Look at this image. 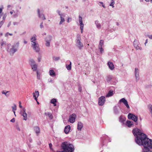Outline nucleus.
<instances>
[{"label":"nucleus","mask_w":152,"mask_h":152,"mask_svg":"<svg viewBox=\"0 0 152 152\" xmlns=\"http://www.w3.org/2000/svg\"><path fill=\"white\" fill-rule=\"evenodd\" d=\"M132 133L135 137V141L137 144L141 145L147 137L146 135L142 132V130L137 128L132 130Z\"/></svg>","instance_id":"obj_1"},{"label":"nucleus","mask_w":152,"mask_h":152,"mask_svg":"<svg viewBox=\"0 0 152 152\" xmlns=\"http://www.w3.org/2000/svg\"><path fill=\"white\" fill-rule=\"evenodd\" d=\"M141 145L144 147L142 152H152V140L147 137L143 142Z\"/></svg>","instance_id":"obj_2"},{"label":"nucleus","mask_w":152,"mask_h":152,"mask_svg":"<svg viewBox=\"0 0 152 152\" xmlns=\"http://www.w3.org/2000/svg\"><path fill=\"white\" fill-rule=\"evenodd\" d=\"M61 146L63 151L57 152H74L75 150L74 145L68 142H63Z\"/></svg>","instance_id":"obj_3"},{"label":"nucleus","mask_w":152,"mask_h":152,"mask_svg":"<svg viewBox=\"0 0 152 152\" xmlns=\"http://www.w3.org/2000/svg\"><path fill=\"white\" fill-rule=\"evenodd\" d=\"M19 46L18 42L16 43V45H11L10 44L7 45V51L11 56H13L14 53L18 50Z\"/></svg>","instance_id":"obj_4"},{"label":"nucleus","mask_w":152,"mask_h":152,"mask_svg":"<svg viewBox=\"0 0 152 152\" xmlns=\"http://www.w3.org/2000/svg\"><path fill=\"white\" fill-rule=\"evenodd\" d=\"M111 140L108 136L106 135H102L101 138L100 146L103 147L104 146H106L108 142H110Z\"/></svg>","instance_id":"obj_5"},{"label":"nucleus","mask_w":152,"mask_h":152,"mask_svg":"<svg viewBox=\"0 0 152 152\" xmlns=\"http://www.w3.org/2000/svg\"><path fill=\"white\" fill-rule=\"evenodd\" d=\"M76 45L80 50H81L83 47L82 43L81 42V38L78 37L76 40Z\"/></svg>","instance_id":"obj_6"},{"label":"nucleus","mask_w":152,"mask_h":152,"mask_svg":"<svg viewBox=\"0 0 152 152\" xmlns=\"http://www.w3.org/2000/svg\"><path fill=\"white\" fill-rule=\"evenodd\" d=\"M31 47L33 48V49L36 52H39L40 51V48L39 47V44L36 42H33L31 43Z\"/></svg>","instance_id":"obj_7"},{"label":"nucleus","mask_w":152,"mask_h":152,"mask_svg":"<svg viewBox=\"0 0 152 152\" xmlns=\"http://www.w3.org/2000/svg\"><path fill=\"white\" fill-rule=\"evenodd\" d=\"M133 45L134 47L137 50H141L142 48L140 46V45L139 41H137L136 39H135L133 42Z\"/></svg>","instance_id":"obj_8"},{"label":"nucleus","mask_w":152,"mask_h":152,"mask_svg":"<svg viewBox=\"0 0 152 152\" xmlns=\"http://www.w3.org/2000/svg\"><path fill=\"white\" fill-rule=\"evenodd\" d=\"M128 118L129 119H132L135 122L137 121V117L132 113H129L128 115Z\"/></svg>","instance_id":"obj_9"},{"label":"nucleus","mask_w":152,"mask_h":152,"mask_svg":"<svg viewBox=\"0 0 152 152\" xmlns=\"http://www.w3.org/2000/svg\"><path fill=\"white\" fill-rule=\"evenodd\" d=\"M98 104L99 105H103L105 101V98L104 96H102L99 98Z\"/></svg>","instance_id":"obj_10"},{"label":"nucleus","mask_w":152,"mask_h":152,"mask_svg":"<svg viewBox=\"0 0 152 152\" xmlns=\"http://www.w3.org/2000/svg\"><path fill=\"white\" fill-rule=\"evenodd\" d=\"M20 114L23 117V120L25 121L27 119V114L26 112V109L24 108L22 109V110L20 112Z\"/></svg>","instance_id":"obj_11"},{"label":"nucleus","mask_w":152,"mask_h":152,"mask_svg":"<svg viewBox=\"0 0 152 152\" xmlns=\"http://www.w3.org/2000/svg\"><path fill=\"white\" fill-rule=\"evenodd\" d=\"M79 19L80 23V29L81 30V33H82L83 32L84 24L83 23L82 20V18L80 15L79 16Z\"/></svg>","instance_id":"obj_12"},{"label":"nucleus","mask_w":152,"mask_h":152,"mask_svg":"<svg viewBox=\"0 0 152 152\" xmlns=\"http://www.w3.org/2000/svg\"><path fill=\"white\" fill-rule=\"evenodd\" d=\"M76 117V115L75 113L72 114L69 117L68 121L71 123H73L75 121Z\"/></svg>","instance_id":"obj_13"},{"label":"nucleus","mask_w":152,"mask_h":152,"mask_svg":"<svg viewBox=\"0 0 152 152\" xmlns=\"http://www.w3.org/2000/svg\"><path fill=\"white\" fill-rule=\"evenodd\" d=\"M119 102H123L124 104L126 106V108L128 109L129 108V106L128 104L127 101L124 98H123L119 100Z\"/></svg>","instance_id":"obj_14"},{"label":"nucleus","mask_w":152,"mask_h":152,"mask_svg":"<svg viewBox=\"0 0 152 152\" xmlns=\"http://www.w3.org/2000/svg\"><path fill=\"white\" fill-rule=\"evenodd\" d=\"M134 73L136 81L139 79V70L137 68H136L135 69Z\"/></svg>","instance_id":"obj_15"},{"label":"nucleus","mask_w":152,"mask_h":152,"mask_svg":"<svg viewBox=\"0 0 152 152\" xmlns=\"http://www.w3.org/2000/svg\"><path fill=\"white\" fill-rule=\"evenodd\" d=\"M37 12L38 14V17L39 18H41L43 20L46 19L44 15L42 13H40V11L39 9H37Z\"/></svg>","instance_id":"obj_16"},{"label":"nucleus","mask_w":152,"mask_h":152,"mask_svg":"<svg viewBox=\"0 0 152 152\" xmlns=\"http://www.w3.org/2000/svg\"><path fill=\"white\" fill-rule=\"evenodd\" d=\"M71 127L69 125L66 126L64 129V132L65 134H68L70 130Z\"/></svg>","instance_id":"obj_17"},{"label":"nucleus","mask_w":152,"mask_h":152,"mask_svg":"<svg viewBox=\"0 0 152 152\" xmlns=\"http://www.w3.org/2000/svg\"><path fill=\"white\" fill-rule=\"evenodd\" d=\"M65 16L66 14H63L61 15V16L60 17L61 20L59 23V25L62 24V23L65 21V20L64 18L65 17Z\"/></svg>","instance_id":"obj_18"},{"label":"nucleus","mask_w":152,"mask_h":152,"mask_svg":"<svg viewBox=\"0 0 152 152\" xmlns=\"http://www.w3.org/2000/svg\"><path fill=\"white\" fill-rule=\"evenodd\" d=\"M107 65L109 68L111 70H113L114 68V66L113 63L110 61H109L107 63Z\"/></svg>","instance_id":"obj_19"},{"label":"nucleus","mask_w":152,"mask_h":152,"mask_svg":"<svg viewBox=\"0 0 152 152\" xmlns=\"http://www.w3.org/2000/svg\"><path fill=\"white\" fill-rule=\"evenodd\" d=\"M33 97H34V99L37 101V98L39 95V92L38 91H35V93H33Z\"/></svg>","instance_id":"obj_20"},{"label":"nucleus","mask_w":152,"mask_h":152,"mask_svg":"<svg viewBox=\"0 0 152 152\" xmlns=\"http://www.w3.org/2000/svg\"><path fill=\"white\" fill-rule=\"evenodd\" d=\"M83 127V124L81 122H79L77 124V129L80 131Z\"/></svg>","instance_id":"obj_21"},{"label":"nucleus","mask_w":152,"mask_h":152,"mask_svg":"<svg viewBox=\"0 0 152 152\" xmlns=\"http://www.w3.org/2000/svg\"><path fill=\"white\" fill-rule=\"evenodd\" d=\"M126 124L129 127H131L133 125V123L132 121H127L126 122Z\"/></svg>","instance_id":"obj_22"},{"label":"nucleus","mask_w":152,"mask_h":152,"mask_svg":"<svg viewBox=\"0 0 152 152\" xmlns=\"http://www.w3.org/2000/svg\"><path fill=\"white\" fill-rule=\"evenodd\" d=\"M45 115H47L49 117V118L50 119L52 120L53 118V116L52 114L49 112H45Z\"/></svg>","instance_id":"obj_23"},{"label":"nucleus","mask_w":152,"mask_h":152,"mask_svg":"<svg viewBox=\"0 0 152 152\" xmlns=\"http://www.w3.org/2000/svg\"><path fill=\"white\" fill-rule=\"evenodd\" d=\"M34 130L37 135L40 133V129L38 126H35L34 127Z\"/></svg>","instance_id":"obj_24"},{"label":"nucleus","mask_w":152,"mask_h":152,"mask_svg":"<svg viewBox=\"0 0 152 152\" xmlns=\"http://www.w3.org/2000/svg\"><path fill=\"white\" fill-rule=\"evenodd\" d=\"M113 94V91L111 90H110L107 94L106 96V97H109L112 96Z\"/></svg>","instance_id":"obj_25"},{"label":"nucleus","mask_w":152,"mask_h":152,"mask_svg":"<svg viewBox=\"0 0 152 152\" xmlns=\"http://www.w3.org/2000/svg\"><path fill=\"white\" fill-rule=\"evenodd\" d=\"M95 24L96 26V27L99 29H100L101 28V24L99 23V22L98 20H96L95 21Z\"/></svg>","instance_id":"obj_26"},{"label":"nucleus","mask_w":152,"mask_h":152,"mask_svg":"<svg viewBox=\"0 0 152 152\" xmlns=\"http://www.w3.org/2000/svg\"><path fill=\"white\" fill-rule=\"evenodd\" d=\"M32 69L33 71H37V64H36L35 65H31V66Z\"/></svg>","instance_id":"obj_27"},{"label":"nucleus","mask_w":152,"mask_h":152,"mask_svg":"<svg viewBox=\"0 0 152 152\" xmlns=\"http://www.w3.org/2000/svg\"><path fill=\"white\" fill-rule=\"evenodd\" d=\"M50 75L52 77H54L56 76V73L53 69L50 70Z\"/></svg>","instance_id":"obj_28"},{"label":"nucleus","mask_w":152,"mask_h":152,"mask_svg":"<svg viewBox=\"0 0 152 152\" xmlns=\"http://www.w3.org/2000/svg\"><path fill=\"white\" fill-rule=\"evenodd\" d=\"M29 63L31 66V65H35L36 64L35 63V61L33 59H30Z\"/></svg>","instance_id":"obj_29"},{"label":"nucleus","mask_w":152,"mask_h":152,"mask_svg":"<svg viewBox=\"0 0 152 152\" xmlns=\"http://www.w3.org/2000/svg\"><path fill=\"white\" fill-rule=\"evenodd\" d=\"M57 102V100L56 99H53L50 101V103L53 104L54 106H56V103Z\"/></svg>","instance_id":"obj_30"},{"label":"nucleus","mask_w":152,"mask_h":152,"mask_svg":"<svg viewBox=\"0 0 152 152\" xmlns=\"http://www.w3.org/2000/svg\"><path fill=\"white\" fill-rule=\"evenodd\" d=\"M113 110L114 113L115 114H118L119 113V111L116 106H115L113 108Z\"/></svg>","instance_id":"obj_31"},{"label":"nucleus","mask_w":152,"mask_h":152,"mask_svg":"<svg viewBox=\"0 0 152 152\" xmlns=\"http://www.w3.org/2000/svg\"><path fill=\"white\" fill-rule=\"evenodd\" d=\"M52 36H48L45 39V41H49V42H50L51 40H52Z\"/></svg>","instance_id":"obj_32"},{"label":"nucleus","mask_w":152,"mask_h":152,"mask_svg":"<svg viewBox=\"0 0 152 152\" xmlns=\"http://www.w3.org/2000/svg\"><path fill=\"white\" fill-rule=\"evenodd\" d=\"M36 40V35L35 34L34 35V36L32 37L31 39V43L33 42H35V41Z\"/></svg>","instance_id":"obj_33"},{"label":"nucleus","mask_w":152,"mask_h":152,"mask_svg":"<svg viewBox=\"0 0 152 152\" xmlns=\"http://www.w3.org/2000/svg\"><path fill=\"white\" fill-rule=\"evenodd\" d=\"M66 68L68 70H70L71 69V62H70V64L69 65H66Z\"/></svg>","instance_id":"obj_34"},{"label":"nucleus","mask_w":152,"mask_h":152,"mask_svg":"<svg viewBox=\"0 0 152 152\" xmlns=\"http://www.w3.org/2000/svg\"><path fill=\"white\" fill-rule=\"evenodd\" d=\"M148 108L151 113H152V104H149L148 105Z\"/></svg>","instance_id":"obj_35"},{"label":"nucleus","mask_w":152,"mask_h":152,"mask_svg":"<svg viewBox=\"0 0 152 152\" xmlns=\"http://www.w3.org/2000/svg\"><path fill=\"white\" fill-rule=\"evenodd\" d=\"M112 79V76L110 75H108L107 77V82H110Z\"/></svg>","instance_id":"obj_36"},{"label":"nucleus","mask_w":152,"mask_h":152,"mask_svg":"<svg viewBox=\"0 0 152 152\" xmlns=\"http://www.w3.org/2000/svg\"><path fill=\"white\" fill-rule=\"evenodd\" d=\"M9 92V91H3L2 92V93L3 94H4L5 95L7 96V97H8L9 96V94H7V93H8V92Z\"/></svg>","instance_id":"obj_37"},{"label":"nucleus","mask_w":152,"mask_h":152,"mask_svg":"<svg viewBox=\"0 0 152 152\" xmlns=\"http://www.w3.org/2000/svg\"><path fill=\"white\" fill-rule=\"evenodd\" d=\"M115 4V1L114 0H111V2L110 4V6H112L113 8L114 7V5Z\"/></svg>","instance_id":"obj_38"},{"label":"nucleus","mask_w":152,"mask_h":152,"mask_svg":"<svg viewBox=\"0 0 152 152\" xmlns=\"http://www.w3.org/2000/svg\"><path fill=\"white\" fill-rule=\"evenodd\" d=\"M0 45L1 47L4 46L6 45V42L2 41L0 43Z\"/></svg>","instance_id":"obj_39"},{"label":"nucleus","mask_w":152,"mask_h":152,"mask_svg":"<svg viewBox=\"0 0 152 152\" xmlns=\"http://www.w3.org/2000/svg\"><path fill=\"white\" fill-rule=\"evenodd\" d=\"M99 49H100V52L101 53H102L104 51V49L102 46H99Z\"/></svg>","instance_id":"obj_40"},{"label":"nucleus","mask_w":152,"mask_h":152,"mask_svg":"<svg viewBox=\"0 0 152 152\" xmlns=\"http://www.w3.org/2000/svg\"><path fill=\"white\" fill-rule=\"evenodd\" d=\"M45 45L47 47H49L50 46V42H49V41L48 40L45 41Z\"/></svg>","instance_id":"obj_41"},{"label":"nucleus","mask_w":152,"mask_h":152,"mask_svg":"<svg viewBox=\"0 0 152 152\" xmlns=\"http://www.w3.org/2000/svg\"><path fill=\"white\" fill-rule=\"evenodd\" d=\"M103 43H104L103 41L102 40H101L100 41L99 46H102V45L103 44Z\"/></svg>","instance_id":"obj_42"},{"label":"nucleus","mask_w":152,"mask_h":152,"mask_svg":"<svg viewBox=\"0 0 152 152\" xmlns=\"http://www.w3.org/2000/svg\"><path fill=\"white\" fill-rule=\"evenodd\" d=\"M53 58L55 61H57L60 59V58L59 57H53Z\"/></svg>","instance_id":"obj_43"},{"label":"nucleus","mask_w":152,"mask_h":152,"mask_svg":"<svg viewBox=\"0 0 152 152\" xmlns=\"http://www.w3.org/2000/svg\"><path fill=\"white\" fill-rule=\"evenodd\" d=\"M57 13L58 14V15L60 16V17L61 16V15H62L63 14H66L65 13H63L62 14L60 13V11L59 10H57Z\"/></svg>","instance_id":"obj_44"},{"label":"nucleus","mask_w":152,"mask_h":152,"mask_svg":"<svg viewBox=\"0 0 152 152\" xmlns=\"http://www.w3.org/2000/svg\"><path fill=\"white\" fill-rule=\"evenodd\" d=\"M12 108L13 111H14V110H16V105L15 104L14 106L12 107Z\"/></svg>","instance_id":"obj_45"},{"label":"nucleus","mask_w":152,"mask_h":152,"mask_svg":"<svg viewBox=\"0 0 152 152\" xmlns=\"http://www.w3.org/2000/svg\"><path fill=\"white\" fill-rule=\"evenodd\" d=\"M37 78L38 79H40V75L39 74L38 72V71H37Z\"/></svg>","instance_id":"obj_46"},{"label":"nucleus","mask_w":152,"mask_h":152,"mask_svg":"<svg viewBox=\"0 0 152 152\" xmlns=\"http://www.w3.org/2000/svg\"><path fill=\"white\" fill-rule=\"evenodd\" d=\"M4 23V22L3 21H1L0 22V28L1 27Z\"/></svg>","instance_id":"obj_47"},{"label":"nucleus","mask_w":152,"mask_h":152,"mask_svg":"<svg viewBox=\"0 0 152 152\" xmlns=\"http://www.w3.org/2000/svg\"><path fill=\"white\" fill-rule=\"evenodd\" d=\"M8 35L10 36H12L13 34H12L9 33L7 32L5 36H7Z\"/></svg>","instance_id":"obj_48"},{"label":"nucleus","mask_w":152,"mask_h":152,"mask_svg":"<svg viewBox=\"0 0 152 152\" xmlns=\"http://www.w3.org/2000/svg\"><path fill=\"white\" fill-rule=\"evenodd\" d=\"M40 28H43L44 26H43V22H42L41 24H40Z\"/></svg>","instance_id":"obj_49"},{"label":"nucleus","mask_w":152,"mask_h":152,"mask_svg":"<svg viewBox=\"0 0 152 152\" xmlns=\"http://www.w3.org/2000/svg\"><path fill=\"white\" fill-rule=\"evenodd\" d=\"M148 37L150 39H152V35H148Z\"/></svg>","instance_id":"obj_50"},{"label":"nucleus","mask_w":152,"mask_h":152,"mask_svg":"<svg viewBox=\"0 0 152 152\" xmlns=\"http://www.w3.org/2000/svg\"><path fill=\"white\" fill-rule=\"evenodd\" d=\"M15 120L14 118H13L10 120V121L12 122H15Z\"/></svg>","instance_id":"obj_51"},{"label":"nucleus","mask_w":152,"mask_h":152,"mask_svg":"<svg viewBox=\"0 0 152 152\" xmlns=\"http://www.w3.org/2000/svg\"><path fill=\"white\" fill-rule=\"evenodd\" d=\"M18 23L17 22H13V24L14 25H18Z\"/></svg>","instance_id":"obj_52"},{"label":"nucleus","mask_w":152,"mask_h":152,"mask_svg":"<svg viewBox=\"0 0 152 152\" xmlns=\"http://www.w3.org/2000/svg\"><path fill=\"white\" fill-rule=\"evenodd\" d=\"M18 13H16V14H15L13 16H14V17L15 18H16V17H18Z\"/></svg>","instance_id":"obj_53"},{"label":"nucleus","mask_w":152,"mask_h":152,"mask_svg":"<svg viewBox=\"0 0 152 152\" xmlns=\"http://www.w3.org/2000/svg\"><path fill=\"white\" fill-rule=\"evenodd\" d=\"M16 129L18 131H20V129L19 127V126H16Z\"/></svg>","instance_id":"obj_54"},{"label":"nucleus","mask_w":152,"mask_h":152,"mask_svg":"<svg viewBox=\"0 0 152 152\" xmlns=\"http://www.w3.org/2000/svg\"><path fill=\"white\" fill-rule=\"evenodd\" d=\"M11 21H10V22H9V23H8V25H7V27H10V25H11Z\"/></svg>","instance_id":"obj_55"},{"label":"nucleus","mask_w":152,"mask_h":152,"mask_svg":"<svg viewBox=\"0 0 152 152\" xmlns=\"http://www.w3.org/2000/svg\"><path fill=\"white\" fill-rule=\"evenodd\" d=\"M49 145L50 148V149H51V147H52V145L51 143H49Z\"/></svg>","instance_id":"obj_56"},{"label":"nucleus","mask_w":152,"mask_h":152,"mask_svg":"<svg viewBox=\"0 0 152 152\" xmlns=\"http://www.w3.org/2000/svg\"><path fill=\"white\" fill-rule=\"evenodd\" d=\"M19 107L20 108H22V106L21 105V102H19Z\"/></svg>","instance_id":"obj_57"},{"label":"nucleus","mask_w":152,"mask_h":152,"mask_svg":"<svg viewBox=\"0 0 152 152\" xmlns=\"http://www.w3.org/2000/svg\"><path fill=\"white\" fill-rule=\"evenodd\" d=\"M148 43V39H146L145 40V45H146V44Z\"/></svg>","instance_id":"obj_58"},{"label":"nucleus","mask_w":152,"mask_h":152,"mask_svg":"<svg viewBox=\"0 0 152 152\" xmlns=\"http://www.w3.org/2000/svg\"><path fill=\"white\" fill-rule=\"evenodd\" d=\"M2 11V9L0 8V14L1 13Z\"/></svg>","instance_id":"obj_59"},{"label":"nucleus","mask_w":152,"mask_h":152,"mask_svg":"<svg viewBox=\"0 0 152 152\" xmlns=\"http://www.w3.org/2000/svg\"><path fill=\"white\" fill-rule=\"evenodd\" d=\"M6 16L5 15H4V16L3 17V20L5 19Z\"/></svg>","instance_id":"obj_60"},{"label":"nucleus","mask_w":152,"mask_h":152,"mask_svg":"<svg viewBox=\"0 0 152 152\" xmlns=\"http://www.w3.org/2000/svg\"><path fill=\"white\" fill-rule=\"evenodd\" d=\"M102 6L104 8H106L105 6L103 4H102Z\"/></svg>","instance_id":"obj_61"},{"label":"nucleus","mask_w":152,"mask_h":152,"mask_svg":"<svg viewBox=\"0 0 152 152\" xmlns=\"http://www.w3.org/2000/svg\"><path fill=\"white\" fill-rule=\"evenodd\" d=\"M24 44H26L27 43V42L26 41L24 40Z\"/></svg>","instance_id":"obj_62"},{"label":"nucleus","mask_w":152,"mask_h":152,"mask_svg":"<svg viewBox=\"0 0 152 152\" xmlns=\"http://www.w3.org/2000/svg\"><path fill=\"white\" fill-rule=\"evenodd\" d=\"M29 141L30 142H32V140L31 139H29Z\"/></svg>","instance_id":"obj_63"},{"label":"nucleus","mask_w":152,"mask_h":152,"mask_svg":"<svg viewBox=\"0 0 152 152\" xmlns=\"http://www.w3.org/2000/svg\"><path fill=\"white\" fill-rule=\"evenodd\" d=\"M100 4H101L102 5L103 4V3L102 2H99Z\"/></svg>","instance_id":"obj_64"}]
</instances>
